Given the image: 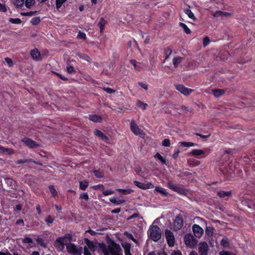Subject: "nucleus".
Masks as SVG:
<instances>
[{
	"label": "nucleus",
	"mask_w": 255,
	"mask_h": 255,
	"mask_svg": "<svg viewBox=\"0 0 255 255\" xmlns=\"http://www.w3.org/2000/svg\"><path fill=\"white\" fill-rule=\"evenodd\" d=\"M148 234L151 240L155 242L159 241L161 237V230L157 225L150 226L148 232Z\"/></svg>",
	"instance_id": "1"
},
{
	"label": "nucleus",
	"mask_w": 255,
	"mask_h": 255,
	"mask_svg": "<svg viewBox=\"0 0 255 255\" xmlns=\"http://www.w3.org/2000/svg\"><path fill=\"white\" fill-rule=\"evenodd\" d=\"M108 254L110 255H123V251L120 246L114 241L108 245Z\"/></svg>",
	"instance_id": "2"
},
{
	"label": "nucleus",
	"mask_w": 255,
	"mask_h": 255,
	"mask_svg": "<svg viewBox=\"0 0 255 255\" xmlns=\"http://www.w3.org/2000/svg\"><path fill=\"white\" fill-rule=\"evenodd\" d=\"M68 239L69 242L72 241V235L71 234H66L63 237L57 238L55 242V247L59 250H62L64 248L65 243L64 242V239Z\"/></svg>",
	"instance_id": "3"
},
{
	"label": "nucleus",
	"mask_w": 255,
	"mask_h": 255,
	"mask_svg": "<svg viewBox=\"0 0 255 255\" xmlns=\"http://www.w3.org/2000/svg\"><path fill=\"white\" fill-rule=\"evenodd\" d=\"M167 186L169 189L181 195H186L188 192V190L183 188L181 185H176L171 181L168 182Z\"/></svg>",
	"instance_id": "4"
},
{
	"label": "nucleus",
	"mask_w": 255,
	"mask_h": 255,
	"mask_svg": "<svg viewBox=\"0 0 255 255\" xmlns=\"http://www.w3.org/2000/svg\"><path fill=\"white\" fill-rule=\"evenodd\" d=\"M66 249L67 252L70 254L81 255L82 253V248L81 247L77 248L74 244L70 243L67 245Z\"/></svg>",
	"instance_id": "5"
},
{
	"label": "nucleus",
	"mask_w": 255,
	"mask_h": 255,
	"mask_svg": "<svg viewBox=\"0 0 255 255\" xmlns=\"http://www.w3.org/2000/svg\"><path fill=\"white\" fill-rule=\"evenodd\" d=\"M184 242L187 247L194 248L197 245V240L191 234H187L184 237Z\"/></svg>",
	"instance_id": "6"
},
{
	"label": "nucleus",
	"mask_w": 255,
	"mask_h": 255,
	"mask_svg": "<svg viewBox=\"0 0 255 255\" xmlns=\"http://www.w3.org/2000/svg\"><path fill=\"white\" fill-rule=\"evenodd\" d=\"M184 225V220L182 215H178L175 217L173 222V230L177 231L181 229Z\"/></svg>",
	"instance_id": "7"
},
{
	"label": "nucleus",
	"mask_w": 255,
	"mask_h": 255,
	"mask_svg": "<svg viewBox=\"0 0 255 255\" xmlns=\"http://www.w3.org/2000/svg\"><path fill=\"white\" fill-rule=\"evenodd\" d=\"M165 236L169 247H173L175 244V238L173 232L168 229L165 231Z\"/></svg>",
	"instance_id": "8"
},
{
	"label": "nucleus",
	"mask_w": 255,
	"mask_h": 255,
	"mask_svg": "<svg viewBox=\"0 0 255 255\" xmlns=\"http://www.w3.org/2000/svg\"><path fill=\"white\" fill-rule=\"evenodd\" d=\"M209 248L206 242H201L198 245V252L199 255H208Z\"/></svg>",
	"instance_id": "9"
},
{
	"label": "nucleus",
	"mask_w": 255,
	"mask_h": 255,
	"mask_svg": "<svg viewBox=\"0 0 255 255\" xmlns=\"http://www.w3.org/2000/svg\"><path fill=\"white\" fill-rule=\"evenodd\" d=\"M130 128L131 131L136 135H141L143 133V131L139 128L133 120L130 122Z\"/></svg>",
	"instance_id": "10"
},
{
	"label": "nucleus",
	"mask_w": 255,
	"mask_h": 255,
	"mask_svg": "<svg viewBox=\"0 0 255 255\" xmlns=\"http://www.w3.org/2000/svg\"><path fill=\"white\" fill-rule=\"evenodd\" d=\"M134 184L139 188L140 189L143 190H146L148 189H152L154 187L153 184L150 182H146V183H141L138 181L134 180L133 181Z\"/></svg>",
	"instance_id": "11"
},
{
	"label": "nucleus",
	"mask_w": 255,
	"mask_h": 255,
	"mask_svg": "<svg viewBox=\"0 0 255 255\" xmlns=\"http://www.w3.org/2000/svg\"><path fill=\"white\" fill-rule=\"evenodd\" d=\"M21 140L26 146L30 148H34L39 146L38 143L28 137H24Z\"/></svg>",
	"instance_id": "12"
},
{
	"label": "nucleus",
	"mask_w": 255,
	"mask_h": 255,
	"mask_svg": "<svg viewBox=\"0 0 255 255\" xmlns=\"http://www.w3.org/2000/svg\"><path fill=\"white\" fill-rule=\"evenodd\" d=\"M192 230L194 236L198 238H201L204 232L203 229L197 224L192 226Z\"/></svg>",
	"instance_id": "13"
},
{
	"label": "nucleus",
	"mask_w": 255,
	"mask_h": 255,
	"mask_svg": "<svg viewBox=\"0 0 255 255\" xmlns=\"http://www.w3.org/2000/svg\"><path fill=\"white\" fill-rule=\"evenodd\" d=\"M176 89L185 96L189 95L193 91V90L186 88L182 85L175 86Z\"/></svg>",
	"instance_id": "14"
},
{
	"label": "nucleus",
	"mask_w": 255,
	"mask_h": 255,
	"mask_svg": "<svg viewBox=\"0 0 255 255\" xmlns=\"http://www.w3.org/2000/svg\"><path fill=\"white\" fill-rule=\"evenodd\" d=\"M30 54L32 58L35 61H39L42 60L40 52L36 48L31 50Z\"/></svg>",
	"instance_id": "15"
},
{
	"label": "nucleus",
	"mask_w": 255,
	"mask_h": 255,
	"mask_svg": "<svg viewBox=\"0 0 255 255\" xmlns=\"http://www.w3.org/2000/svg\"><path fill=\"white\" fill-rule=\"evenodd\" d=\"M232 191H219L217 192V195L221 198H224L225 200H227L228 198H226V197H228L232 195Z\"/></svg>",
	"instance_id": "16"
},
{
	"label": "nucleus",
	"mask_w": 255,
	"mask_h": 255,
	"mask_svg": "<svg viewBox=\"0 0 255 255\" xmlns=\"http://www.w3.org/2000/svg\"><path fill=\"white\" fill-rule=\"evenodd\" d=\"M107 24V21L105 20L103 17H101L99 22L98 23V26L100 28V32L101 34H102L103 33L105 25Z\"/></svg>",
	"instance_id": "17"
},
{
	"label": "nucleus",
	"mask_w": 255,
	"mask_h": 255,
	"mask_svg": "<svg viewBox=\"0 0 255 255\" xmlns=\"http://www.w3.org/2000/svg\"><path fill=\"white\" fill-rule=\"evenodd\" d=\"M122 246L124 249L125 255L131 254V253H130L131 244L130 243H128V242L123 243H122Z\"/></svg>",
	"instance_id": "18"
},
{
	"label": "nucleus",
	"mask_w": 255,
	"mask_h": 255,
	"mask_svg": "<svg viewBox=\"0 0 255 255\" xmlns=\"http://www.w3.org/2000/svg\"><path fill=\"white\" fill-rule=\"evenodd\" d=\"M94 133L95 135L100 137L103 140H109V138L103 132L98 129L94 130Z\"/></svg>",
	"instance_id": "19"
},
{
	"label": "nucleus",
	"mask_w": 255,
	"mask_h": 255,
	"mask_svg": "<svg viewBox=\"0 0 255 255\" xmlns=\"http://www.w3.org/2000/svg\"><path fill=\"white\" fill-rule=\"evenodd\" d=\"M84 243L87 245L88 249L92 252H95L96 250V247L95 246L93 242L91 241L87 238L84 239Z\"/></svg>",
	"instance_id": "20"
},
{
	"label": "nucleus",
	"mask_w": 255,
	"mask_h": 255,
	"mask_svg": "<svg viewBox=\"0 0 255 255\" xmlns=\"http://www.w3.org/2000/svg\"><path fill=\"white\" fill-rule=\"evenodd\" d=\"M89 116V119L91 121L95 123H101L102 121V118L101 116L97 115H90Z\"/></svg>",
	"instance_id": "21"
},
{
	"label": "nucleus",
	"mask_w": 255,
	"mask_h": 255,
	"mask_svg": "<svg viewBox=\"0 0 255 255\" xmlns=\"http://www.w3.org/2000/svg\"><path fill=\"white\" fill-rule=\"evenodd\" d=\"M89 186V181L84 180L79 181V189L81 190H85Z\"/></svg>",
	"instance_id": "22"
},
{
	"label": "nucleus",
	"mask_w": 255,
	"mask_h": 255,
	"mask_svg": "<svg viewBox=\"0 0 255 255\" xmlns=\"http://www.w3.org/2000/svg\"><path fill=\"white\" fill-rule=\"evenodd\" d=\"M191 154L194 156L203 155V157L206 156V155H205V151L201 149H193L191 152Z\"/></svg>",
	"instance_id": "23"
},
{
	"label": "nucleus",
	"mask_w": 255,
	"mask_h": 255,
	"mask_svg": "<svg viewBox=\"0 0 255 255\" xmlns=\"http://www.w3.org/2000/svg\"><path fill=\"white\" fill-rule=\"evenodd\" d=\"M29 162H33L36 164H39L37 162H35L31 158L19 159L15 161V163L17 164H22V163H29Z\"/></svg>",
	"instance_id": "24"
},
{
	"label": "nucleus",
	"mask_w": 255,
	"mask_h": 255,
	"mask_svg": "<svg viewBox=\"0 0 255 255\" xmlns=\"http://www.w3.org/2000/svg\"><path fill=\"white\" fill-rule=\"evenodd\" d=\"M221 245L224 248H229L230 246V244L229 242V240L227 237H224L221 241Z\"/></svg>",
	"instance_id": "25"
},
{
	"label": "nucleus",
	"mask_w": 255,
	"mask_h": 255,
	"mask_svg": "<svg viewBox=\"0 0 255 255\" xmlns=\"http://www.w3.org/2000/svg\"><path fill=\"white\" fill-rule=\"evenodd\" d=\"M213 95L216 97H220V96L223 95L225 92L223 89H216L213 91Z\"/></svg>",
	"instance_id": "26"
},
{
	"label": "nucleus",
	"mask_w": 255,
	"mask_h": 255,
	"mask_svg": "<svg viewBox=\"0 0 255 255\" xmlns=\"http://www.w3.org/2000/svg\"><path fill=\"white\" fill-rule=\"evenodd\" d=\"M48 189L50 191V193L51 194L52 197L55 198V197L58 196V193L53 185H50L48 186Z\"/></svg>",
	"instance_id": "27"
},
{
	"label": "nucleus",
	"mask_w": 255,
	"mask_h": 255,
	"mask_svg": "<svg viewBox=\"0 0 255 255\" xmlns=\"http://www.w3.org/2000/svg\"><path fill=\"white\" fill-rule=\"evenodd\" d=\"M183 58L181 57H176L173 59V64L175 68H177L179 64L182 62Z\"/></svg>",
	"instance_id": "28"
},
{
	"label": "nucleus",
	"mask_w": 255,
	"mask_h": 255,
	"mask_svg": "<svg viewBox=\"0 0 255 255\" xmlns=\"http://www.w3.org/2000/svg\"><path fill=\"white\" fill-rule=\"evenodd\" d=\"M172 53V50L169 47H167L164 48V53L166 55L164 61L169 58Z\"/></svg>",
	"instance_id": "29"
},
{
	"label": "nucleus",
	"mask_w": 255,
	"mask_h": 255,
	"mask_svg": "<svg viewBox=\"0 0 255 255\" xmlns=\"http://www.w3.org/2000/svg\"><path fill=\"white\" fill-rule=\"evenodd\" d=\"M155 191L164 196H167L169 193L166 191V190L162 187H156L155 188Z\"/></svg>",
	"instance_id": "30"
},
{
	"label": "nucleus",
	"mask_w": 255,
	"mask_h": 255,
	"mask_svg": "<svg viewBox=\"0 0 255 255\" xmlns=\"http://www.w3.org/2000/svg\"><path fill=\"white\" fill-rule=\"evenodd\" d=\"M154 158H157L159 160H160V161L164 164H165L166 165V159L163 157H162L160 154L158 152H157L154 155Z\"/></svg>",
	"instance_id": "31"
},
{
	"label": "nucleus",
	"mask_w": 255,
	"mask_h": 255,
	"mask_svg": "<svg viewBox=\"0 0 255 255\" xmlns=\"http://www.w3.org/2000/svg\"><path fill=\"white\" fill-rule=\"evenodd\" d=\"M79 199L83 200L86 202H87L89 200V196L87 192H82L79 196Z\"/></svg>",
	"instance_id": "32"
},
{
	"label": "nucleus",
	"mask_w": 255,
	"mask_h": 255,
	"mask_svg": "<svg viewBox=\"0 0 255 255\" xmlns=\"http://www.w3.org/2000/svg\"><path fill=\"white\" fill-rule=\"evenodd\" d=\"M179 144L180 146L183 147H190L193 146L195 145H196V143L191 142H185V141H181L179 142Z\"/></svg>",
	"instance_id": "33"
},
{
	"label": "nucleus",
	"mask_w": 255,
	"mask_h": 255,
	"mask_svg": "<svg viewBox=\"0 0 255 255\" xmlns=\"http://www.w3.org/2000/svg\"><path fill=\"white\" fill-rule=\"evenodd\" d=\"M77 56L80 59H83V60L86 61L87 62H90L91 60V58L89 56H88L87 55L83 54L82 53H79L77 54Z\"/></svg>",
	"instance_id": "34"
},
{
	"label": "nucleus",
	"mask_w": 255,
	"mask_h": 255,
	"mask_svg": "<svg viewBox=\"0 0 255 255\" xmlns=\"http://www.w3.org/2000/svg\"><path fill=\"white\" fill-rule=\"evenodd\" d=\"M93 173L94 175L98 178H103L104 176V172L100 170H94Z\"/></svg>",
	"instance_id": "35"
},
{
	"label": "nucleus",
	"mask_w": 255,
	"mask_h": 255,
	"mask_svg": "<svg viewBox=\"0 0 255 255\" xmlns=\"http://www.w3.org/2000/svg\"><path fill=\"white\" fill-rule=\"evenodd\" d=\"M179 25L183 29L184 31L187 34H190L191 31L188 27L184 23L180 22Z\"/></svg>",
	"instance_id": "36"
},
{
	"label": "nucleus",
	"mask_w": 255,
	"mask_h": 255,
	"mask_svg": "<svg viewBox=\"0 0 255 255\" xmlns=\"http://www.w3.org/2000/svg\"><path fill=\"white\" fill-rule=\"evenodd\" d=\"M6 152H7L9 154H11L13 153V150L10 148H6L0 146V153H4Z\"/></svg>",
	"instance_id": "37"
},
{
	"label": "nucleus",
	"mask_w": 255,
	"mask_h": 255,
	"mask_svg": "<svg viewBox=\"0 0 255 255\" xmlns=\"http://www.w3.org/2000/svg\"><path fill=\"white\" fill-rule=\"evenodd\" d=\"M36 241L37 243L39 245H40L41 247H43V248L46 247V243H45L44 240L42 238L38 237L36 239Z\"/></svg>",
	"instance_id": "38"
},
{
	"label": "nucleus",
	"mask_w": 255,
	"mask_h": 255,
	"mask_svg": "<svg viewBox=\"0 0 255 255\" xmlns=\"http://www.w3.org/2000/svg\"><path fill=\"white\" fill-rule=\"evenodd\" d=\"M55 218L50 215L48 216L45 219V221L48 226H50V224H52Z\"/></svg>",
	"instance_id": "39"
},
{
	"label": "nucleus",
	"mask_w": 255,
	"mask_h": 255,
	"mask_svg": "<svg viewBox=\"0 0 255 255\" xmlns=\"http://www.w3.org/2000/svg\"><path fill=\"white\" fill-rule=\"evenodd\" d=\"M214 228L213 227H207L206 229V234L209 237L213 235Z\"/></svg>",
	"instance_id": "40"
},
{
	"label": "nucleus",
	"mask_w": 255,
	"mask_h": 255,
	"mask_svg": "<svg viewBox=\"0 0 255 255\" xmlns=\"http://www.w3.org/2000/svg\"><path fill=\"white\" fill-rule=\"evenodd\" d=\"M130 63L131 64H132L134 67V69L136 70L140 71L141 69V67L137 64V62L135 60L132 59L130 60Z\"/></svg>",
	"instance_id": "41"
},
{
	"label": "nucleus",
	"mask_w": 255,
	"mask_h": 255,
	"mask_svg": "<svg viewBox=\"0 0 255 255\" xmlns=\"http://www.w3.org/2000/svg\"><path fill=\"white\" fill-rule=\"evenodd\" d=\"M13 3L17 7H21L24 4V0H12Z\"/></svg>",
	"instance_id": "42"
},
{
	"label": "nucleus",
	"mask_w": 255,
	"mask_h": 255,
	"mask_svg": "<svg viewBox=\"0 0 255 255\" xmlns=\"http://www.w3.org/2000/svg\"><path fill=\"white\" fill-rule=\"evenodd\" d=\"M116 190L120 193H123L126 195L130 194L132 191V190L131 189H120V188L117 189Z\"/></svg>",
	"instance_id": "43"
},
{
	"label": "nucleus",
	"mask_w": 255,
	"mask_h": 255,
	"mask_svg": "<svg viewBox=\"0 0 255 255\" xmlns=\"http://www.w3.org/2000/svg\"><path fill=\"white\" fill-rule=\"evenodd\" d=\"M99 246L104 255L105 253H107V254H108V246L107 247L106 245L104 243L100 244L99 245Z\"/></svg>",
	"instance_id": "44"
},
{
	"label": "nucleus",
	"mask_w": 255,
	"mask_h": 255,
	"mask_svg": "<svg viewBox=\"0 0 255 255\" xmlns=\"http://www.w3.org/2000/svg\"><path fill=\"white\" fill-rule=\"evenodd\" d=\"M77 38L78 39L85 40L86 38V33L80 30L77 34Z\"/></svg>",
	"instance_id": "45"
},
{
	"label": "nucleus",
	"mask_w": 255,
	"mask_h": 255,
	"mask_svg": "<svg viewBox=\"0 0 255 255\" xmlns=\"http://www.w3.org/2000/svg\"><path fill=\"white\" fill-rule=\"evenodd\" d=\"M66 68L67 72L70 74H75L76 73V70H75L74 67L72 65H69L67 66Z\"/></svg>",
	"instance_id": "46"
},
{
	"label": "nucleus",
	"mask_w": 255,
	"mask_h": 255,
	"mask_svg": "<svg viewBox=\"0 0 255 255\" xmlns=\"http://www.w3.org/2000/svg\"><path fill=\"white\" fill-rule=\"evenodd\" d=\"M124 234L126 235V236L129 239L131 240L133 242L136 243H137V240L135 239L133 235L131 233H129L127 232H126Z\"/></svg>",
	"instance_id": "47"
},
{
	"label": "nucleus",
	"mask_w": 255,
	"mask_h": 255,
	"mask_svg": "<svg viewBox=\"0 0 255 255\" xmlns=\"http://www.w3.org/2000/svg\"><path fill=\"white\" fill-rule=\"evenodd\" d=\"M137 105L141 108L143 110H145L146 107H147V105L146 104L143 103L140 100H138L137 102Z\"/></svg>",
	"instance_id": "48"
},
{
	"label": "nucleus",
	"mask_w": 255,
	"mask_h": 255,
	"mask_svg": "<svg viewBox=\"0 0 255 255\" xmlns=\"http://www.w3.org/2000/svg\"><path fill=\"white\" fill-rule=\"evenodd\" d=\"M40 19L39 18V17H34L31 20V22L34 25L38 24L40 22Z\"/></svg>",
	"instance_id": "49"
},
{
	"label": "nucleus",
	"mask_w": 255,
	"mask_h": 255,
	"mask_svg": "<svg viewBox=\"0 0 255 255\" xmlns=\"http://www.w3.org/2000/svg\"><path fill=\"white\" fill-rule=\"evenodd\" d=\"M162 145L165 147H169L170 146V141L168 138H165L162 141Z\"/></svg>",
	"instance_id": "50"
},
{
	"label": "nucleus",
	"mask_w": 255,
	"mask_h": 255,
	"mask_svg": "<svg viewBox=\"0 0 255 255\" xmlns=\"http://www.w3.org/2000/svg\"><path fill=\"white\" fill-rule=\"evenodd\" d=\"M35 3L34 0H26L25 5L26 7H30L31 5H33Z\"/></svg>",
	"instance_id": "51"
},
{
	"label": "nucleus",
	"mask_w": 255,
	"mask_h": 255,
	"mask_svg": "<svg viewBox=\"0 0 255 255\" xmlns=\"http://www.w3.org/2000/svg\"><path fill=\"white\" fill-rule=\"evenodd\" d=\"M231 14L226 12H223L221 11H217L216 13L214 14L213 16H228V15H230Z\"/></svg>",
	"instance_id": "52"
},
{
	"label": "nucleus",
	"mask_w": 255,
	"mask_h": 255,
	"mask_svg": "<svg viewBox=\"0 0 255 255\" xmlns=\"http://www.w3.org/2000/svg\"><path fill=\"white\" fill-rule=\"evenodd\" d=\"M219 255H237L236 254L229 251H222L219 253Z\"/></svg>",
	"instance_id": "53"
},
{
	"label": "nucleus",
	"mask_w": 255,
	"mask_h": 255,
	"mask_svg": "<svg viewBox=\"0 0 255 255\" xmlns=\"http://www.w3.org/2000/svg\"><path fill=\"white\" fill-rule=\"evenodd\" d=\"M22 242L24 244L32 243L33 241L31 238L29 237H25L22 239Z\"/></svg>",
	"instance_id": "54"
},
{
	"label": "nucleus",
	"mask_w": 255,
	"mask_h": 255,
	"mask_svg": "<svg viewBox=\"0 0 255 255\" xmlns=\"http://www.w3.org/2000/svg\"><path fill=\"white\" fill-rule=\"evenodd\" d=\"M94 190H99L101 189L102 190H104V185L103 184H98L96 185H94L91 187Z\"/></svg>",
	"instance_id": "55"
},
{
	"label": "nucleus",
	"mask_w": 255,
	"mask_h": 255,
	"mask_svg": "<svg viewBox=\"0 0 255 255\" xmlns=\"http://www.w3.org/2000/svg\"><path fill=\"white\" fill-rule=\"evenodd\" d=\"M9 21H10L11 23H14V24H19L21 22V20L18 18H10Z\"/></svg>",
	"instance_id": "56"
},
{
	"label": "nucleus",
	"mask_w": 255,
	"mask_h": 255,
	"mask_svg": "<svg viewBox=\"0 0 255 255\" xmlns=\"http://www.w3.org/2000/svg\"><path fill=\"white\" fill-rule=\"evenodd\" d=\"M103 191V194L105 195V196H108V195H112L114 193V191L113 190H112L111 189L110 190H105L104 189V190H102Z\"/></svg>",
	"instance_id": "57"
},
{
	"label": "nucleus",
	"mask_w": 255,
	"mask_h": 255,
	"mask_svg": "<svg viewBox=\"0 0 255 255\" xmlns=\"http://www.w3.org/2000/svg\"><path fill=\"white\" fill-rule=\"evenodd\" d=\"M210 39L208 36H206L204 38L203 40V44L204 47L207 46L210 43Z\"/></svg>",
	"instance_id": "58"
},
{
	"label": "nucleus",
	"mask_w": 255,
	"mask_h": 255,
	"mask_svg": "<svg viewBox=\"0 0 255 255\" xmlns=\"http://www.w3.org/2000/svg\"><path fill=\"white\" fill-rule=\"evenodd\" d=\"M53 73L56 75L57 76H58L59 78H60L61 80H64V81H67L68 80V78L65 77L64 76L57 73V72H54Z\"/></svg>",
	"instance_id": "59"
},
{
	"label": "nucleus",
	"mask_w": 255,
	"mask_h": 255,
	"mask_svg": "<svg viewBox=\"0 0 255 255\" xmlns=\"http://www.w3.org/2000/svg\"><path fill=\"white\" fill-rule=\"evenodd\" d=\"M67 0H56V6L57 7L60 8L62 4L66 1Z\"/></svg>",
	"instance_id": "60"
},
{
	"label": "nucleus",
	"mask_w": 255,
	"mask_h": 255,
	"mask_svg": "<svg viewBox=\"0 0 255 255\" xmlns=\"http://www.w3.org/2000/svg\"><path fill=\"white\" fill-rule=\"evenodd\" d=\"M181 109L183 111L188 112L189 113H191L193 111V109L191 108H189L185 106H181Z\"/></svg>",
	"instance_id": "61"
},
{
	"label": "nucleus",
	"mask_w": 255,
	"mask_h": 255,
	"mask_svg": "<svg viewBox=\"0 0 255 255\" xmlns=\"http://www.w3.org/2000/svg\"><path fill=\"white\" fill-rule=\"evenodd\" d=\"M104 90L107 92L109 94H113L115 92V90L110 88V87H106L104 88Z\"/></svg>",
	"instance_id": "62"
},
{
	"label": "nucleus",
	"mask_w": 255,
	"mask_h": 255,
	"mask_svg": "<svg viewBox=\"0 0 255 255\" xmlns=\"http://www.w3.org/2000/svg\"><path fill=\"white\" fill-rule=\"evenodd\" d=\"M140 216V214L138 212H136V213H135L133 214H132L131 216H130L128 218V220H131V219H133L135 218H136V217H139Z\"/></svg>",
	"instance_id": "63"
},
{
	"label": "nucleus",
	"mask_w": 255,
	"mask_h": 255,
	"mask_svg": "<svg viewBox=\"0 0 255 255\" xmlns=\"http://www.w3.org/2000/svg\"><path fill=\"white\" fill-rule=\"evenodd\" d=\"M5 61L7 63L9 66L11 67L13 65V62L12 60L8 57L5 58Z\"/></svg>",
	"instance_id": "64"
}]
</instances>
